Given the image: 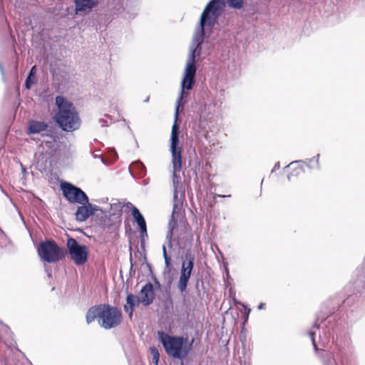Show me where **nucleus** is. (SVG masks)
<instances>
[{
  "mask_svg": "<svg viewBox=\"0 0 365 365\" xmlns=\"http://www.w3.org/2000/svg\"><path fill=\"white\" fill-rule=\"evenodd\" d=\"M150 353L153 356V362L155 364V365H158L160 355L156 348L155 347H150Z\"/></svg>",
  "mask_w": 365,
  "mask_h": 365,
  "instance_id": "obj_28",
  "label": "nucleus"
},
{
  "mask_svg": "<svg viewBox=\"0 0 365 365\" xmlns=\"http://www.w3.org/2000/svg\"><path fill=\"white\" fill-rule=\"evenodd\" d=\"M99 123H101V126H102V127H104V126H107V125H107V123H106V120H103V119H102V118L99 120Z\"/></svg>",
  "mask_w": 365,
  "mask_h": 365,
  "instance_id": "obj_34",
  "label": "nucleus"
},
{
  "mask_svg": "<svg viewBox=\"0 0 365 365\" xmlns=\"http://www.w3.org/2000/svg\"><path fill=\"white\" fill-rule=\"evenodd\" d=\"M180 171H175L173 170V185L174 190H179L181 188V178L178 173Z\"/></svg>",
  "mask_w": 365,
  "mask_h": 365,
  "instance_id": "obj_26",
  "label": "nucleus"
},
{
  "mask_svg": "<svg viewBox=\"0 0 365 365\" xmlns=\"http://www.w3.org/2000/svg\"><path fill=\"white\" fill-rule=\"evenodd\" d=\"M304 163V160H295L289 163L287 167H292L293 171L292 173L288 175L289 180H291L292 175L297 176L304 172V168L302 165V163Z\"/></svg>",
  "mask_w": 365,
  "mask_h": 365,
  "instance_id": "obj_22",
  "label": "nucleus"
},
{
  "mask_svg": "<svg viewBox=\"0 0 365 365\" xmlns=\"http://www.w3.org/2000/svg\"><path fill=\"white\" fill-rule=\"evenodd\" d=\"M38 254L43 261L52 263L61 259L64 257L65 250L53 241H45L39 244Z\"/></svg>",
  "mask_w": 365,
  "mask_h": 365,
  "instance_id": "obj_5",
  "label": "nucleus"
},
{
  "mask_svg": "<svg viewBox=\"0 0 365 365\" xmlns=\"http://www.w3.org/2000/svg\"><path fill=\"white\" fill-rule=\"evenodd\" d=\"M225 271H226L227 275L229 276V270L227 267H225Z\"/></svg>",
  "mask_w": 365,
  "mask_h": 365,
  "instance_id": "obj_40",
  "label": "nucleus"
},
{
  "mask_svg": "<svg viewBox=\"0 0 365 365\" xmlns=\"http://www.w3.org/2000/svg\"><path fill=\"white\" fill-rule=\"evenodd\" d=\"M264 306H265V304L264 303H260L258 307H257V309L259 310H262L264 308Z\"/></svg>",
  "mask_w": 365,
  "mask_h": 365,
  "instance_id": "obj_35",
  "label": "nucleus"
},
{
  "mask_svg": "<svg viewBox=\"0 0 365 365\" xmlns=\"http://www.w3.org/2000/svg\"><path fill=\"white\" fill-rule=\"evenodd\" d=\"M61 187L63 196L68 202L81 205L88 203V197L81 188L68 182H62Z\"/></svg>",
  "mask_w": 365,
  "mask_h": 365,
  "instance_id": "obj_8",
  "label": "nucleus"
},
{
  "mask_svg": "<svg viewBox=\"0 0 365 365\" xmlns=\"http://www.w3.org/2000/svg\"><path fill=\"white\" fill-rule=\"evenodd\" d=\"M191 274L180 269V278L178 282L177 287L180 292L186 291Z\"/></svg>",
  "mask_w": 365,
  "mask_h": 365,
  "instance_id": "obj_21",
  "label": "nucleus"
},
{
  "mask_svg": "<svg viewBox=\"0 0 365 365\" xmlns=\"http://www.w3.org/2000/svg\"><path fill=\"white\" fill-rule=\"evenodd\" d=\"M4 235L3 232L0 230V235Z\"/></svg>",
  "mask_w": 365,
  "mask_h": 365,
  "instance_id": "obj_42",
  "label": "nucleus"
},
{
  "mask_svg": "<svg viewBox=\"0 0 365 365\" xmlns=\"http://www.w3.org/2000/svg\"><path fill=\"white\" fill-rule=\"evenodd\" d=\"M239 304H240L244 307L245 311V314H244V319H245L244 324H245L247 322V320H248L249 314H250V313L251 312V309H250V308H249L247 305H245L243 303H240V302Z\"/></svg>",
  "mask_w": 365,
  "mask_h": 365,
  "instance_id": "obj_30",
  "label": "nucleus"
},
{
  "mask_svg": "<svg viewBox=\"0 0 365 365\" xmlns=\"http://www.w3.org/2000/svg\"><path fill=\"white\" fill-rule=\"evenodd\" d=\"M279 168H280V163L277 162L275 163L273 169L272 170V173H274V171H276L277 170H279Z\"/></svg>",
  "mask_w": 365,
  "mask_h": 365,
  "instance_id": "obj_32",
  "label": "nucleus"
},
{
  "mask_svg": "<svg viewBox=\"0 0 365 365\" xmlns=\"http://www.w3.org/2000/svg\"><path fill=\"white\" fill-rule=\"evenodd\" d=\"M225 6V3L223 0H211L201 14L199 26L195 30L190 46V53L181 82V92L176 103L175 120H178L179 108L182 106L181 101L187 96L185 90H191L195 84L197 71L195 61V58L200 55L201 45L205 37V29H211L215 26Z\"/></svg>",
  "mask_w": 365,
  "mask_h": 365,
  "instance_id": "obj_1",
  "label": "nucleus"
},
{
  "mask_svg": "<svg viewBox=\"0 0 365 365\" xmlns=\"http://www.w3.org/2000/svg\"><path fill=\"white\" fill-rule=\"evenodd\" d=\"M319 154H317L316 156L312 158L307 159L306 161H304L303 163H306L307 165L311 169H318L320 167L319 165Z\"/></svg>",
  "mask_w": 365,
  "mask_h": 365,
  "instance_id": "obj_25",
  "label": "nucleus"
},
{
  "mask_svg": "<svg viewBox=\"0 0 365 365\" xmlns=\"http://www.w3.org/2000/svg\"><path fill=\"white\" fill-rule=\"evenodd\" d=\"M47 128L48 125L43 121L31 120L29 123L28 131L29 133H38Z\"/></svg>",
  "mask_w": 365,
  "mask_h": 365,
  "instance_id": "obj_20",
  "label": "nucleus"
},
{
  "mask_svg": "<svg viewBox=\"0 0 365 365\" xmlns=\"http://www.w3.org/2000/svg\"><path fill=\"white\" fill-rule=\"evenodd\" d=\"M56 105L58 112L55 120L64 131L72 132L78 130L81 123V118L76 107L63 96H56Z\"/></svg>",
  "mask_w": 365,
  "mask_h": 365,
  "instance_id": "obj_2",
  "label": "nucleus"
},
{
  "mask_svg": "<svg viewBox=\"0 0 365 365\" xmlns=\"http://www.w3.org/2000/svg\"><path fill=\"white\" fill-rule=\"evenodd\" d=\"M84 205H87L89 210H91L92 211V215L95 214L97 211H101L102 213L106 212V210H103L101 208H100L98 206L96 205H92L89 203V200H88V203H85Z\"/></svg>",
  "mask_w": 365,
  "mask_h": 365,
  "instance_id": "obj_29",
  "label": "nucleus"
},
{
  "mask_svg": "<svg viewBox=\"0 0 365 365\" xmlns=\"http://www.w3.org/2000/svg\"><path fill=\"white\" fill-rule=\"evenodd\" d=\"M164 259H165V268L168 269L171 266V259L168 255H165Z\"/></svg>",
  "mask_w": 365,
  "mask_h": 365,
  "instance_id": "obj_31",
  "label": "nucleus"
},
{
  "mask_svg": "<svg viewBox=\"0 0 365 365\" xmlns=\"http://www.w3.org/2000/svg\"><path fill=\"white\" fill-rule=\"evenodd\" d=\"M46 272H47L48 277H51V272H48L46 269Z\"/></svg>",
  "mask_w": 365,
  "mask_h": 365,
  "instance_id": "obj_37",
  "label": "nucleus"
},
{
  "mask_svg": "<svg viewBox=\"0 0 365 365\" xmlns=\"http://www.w3.org/2000/svg\"><path fill=\"white\" fill-rule=\"evenodd\" d=\"M122 320V312L117 307L109 304H103L101 318L99 324L105 329L118 327Z\"/></svg>",
  "mask_w": 365,
  "mask_h": 365,
  "instance_id": "obj_7",
  "label": "nucleus"
},
{
  "mask_svg": "<svg viewBox=\"0 0 365 365\" xmlns=\"http://www.w3.org/2000/svg\"><path fill=\"white\" fill-rule=\"evenodd\" d=\"M76 14L88 13L97 4L98 0H74Z\"/></svg>",
  "mask_w": 365,
  "mask_h": 365,
  "instance_id": "obj_12",
  "label": "nucleus"
},
{
  "mask_svg": "<svg viewBox=\"0 0 365 365\" xmlns=\"http://www.w3.org/2000/svg\"><path fill=\"white\" fill-rule=\"evenodd\" d=\"M155 284L158 285V287L160 286L159 282L157 279L155 280Z\"/></svg>",
  "mask_w": 365,
  "mask_h": 365,
  "instance_id": "obj_39",
  "label": "nucleus"
},
{
  "mask_svg": "<svg viewBox=\"0 0 365 365\" xmlns=\"http://www.w3.org/2000/svg\"><path fill=\"white\" fill-rule=\"evenodd\" d=\"M314 327L317 328V329H319V327H318V324L316 322L315 325H314Z\"/></svg>",
  "mask_w": 365,
  "mask_h": 365,
  "instance_id": "obj_41",
  "label": "nucleus"
},
{
  "mask_svg": "<svg viewBox=\"0 0 365 365\" xmlns=\"http://www.w3.org/2000/svg\"><path fill=\"white\" fill-rule=\"evenodd\" d=\"M178 120L172 126L170 135V151L172 156L173 170L181 171L182 169V148L179 146V126L177 123Z\"/></svg>",
  "mask_w": 365,
  "mask_h": 365,
  "instance_id": "obj_6",
  "label": "nucleus"
},
{
  "mask_svg": "<svg viewBox=\"0 0 365 365\" xmlns=\"http://www.w3.org/2000/svg\"><path fill=\"white\" fill-rule=\"evenodd\" d=\"M163 257H165V255H168L167 251H166V245H163Z\"/></svg>",
  "mask_w": 365,
  "mask_h": 365,
  "instance_id": "obj_36",
  "label": "nucleus"
},
{
  "mask_svg": "<svg viewBox=\"0 0 365 365\" xmlns=\"http://www.w3.org/2000/svg\"><path fill=\"white\" fill-rule=\"evenodd\" d=\"M309 335L322 365H352L350 356L345 348L337 346L334 352L319 349L315 341V332L310 331Z\"/></svg>",
  "mask_w": 365,
  "mask_h": 365,
  "instance_id": "obj_3",
  "label": "nucleus"
},
{
  "mask_svg": "<svg viewBox=\"0 0 365 365\" xmlns=\"http://www.w3.org/2000/svg\"><path fill=\"white\" fill-rule=\"evenodd\" d=\"M66 245L71 259L77 265L83 264L87 261L88 253L86 245H79L73 238H68Z\"/></svg>",
  "mask_w": 365,
  "mask_h": 365,
  "instance_id": "obj_9",
  "label": "nucleus"
},
{
  "mask_svg": "<svg viewBox=\"0 0 365 365\" xmlns=\"http://www.w3.org/2000/svg\"><path fill=\"white\" fill-rule=\"evenodd\" d=\"M132 215L133 218L135 219L136 223L139 226L141 235L143 236L144 235H147V227H146V222L144 219V217L143 215L140 212L139 210L135 207H133L132 208Z\"/></svg>",
  "mask_w": 365,
  "mask_h": 365,
  "instance_id": "obj_14",
  "label": "nucleus"
},
{
  "mask_svg": "<svg viewBox=\"0 0 365 365\" xmlns=\"http://www.w3.org/2000/svg\"><path fill=\"white\" fill-rule=\"evenodd\" d=\"M194 263L195 255L190 251H187L185 254V258L182 262L181 270L192 274Z\"/></svg>",
  "mask_w": 365,
  "mask_h": 365,
  "instance_id": "obj_16",
  "label": "nucleus"
},
{
  "mask_svg": "<svg viewBox=\"0 0 365 365\" xmlns=\"http://www.w3.org/2000/svg\"><path fill=\"white\" fill-rule=\"evenodd\" d=\"M0 328L6 329L7 327H6L1 322H0Z\"/></svg>",
  "mask_w": 365,
  "mask_h": 365,
  "instance_id": "obj_38",
  "label": "nucleus"
},
{
  "mask_svg": "<svg viewBox=\"0 0 365 365\" xmlns=\"http://www.w3.org/2000/svg\"><path fill=\"white\" fill-rule=\"evenodd\" d=\"M123 205L118 200H115L110 205V210L107 212L113 216L115 220H121Z\"/></svg>",
  "mask_w": 365,
  "mask_h": 365,
  "instance_id": "obj_18",
  "label": "nucleus"
},
{
  "mask_svg": "<svg viewBox=\"0 0 365 365\" xmlns=\"http://www.w3.org/2000/svg\"><path fill=\"white\" fill-rule=\"evenodd\" d=\"M140 303L141 302L138 296L133 294H127L124 311L128 314L130 319L133 317L135 307L138 306Z\"/></svg>",
  "mask_w": 365,
  "mask_h": 365,
  "instance_id": "obj_13",
  "label": "nucleus"
},
{
  "mask_svg": "<svg viewBox=\"0 0 365 365\" xmlns=\"http://www.w3.org/2000/svg\"><path fill=\"white\" fill-rule=\"evenodd\" d=\"M158 335L160 342L169 356L178 359H182L187 356L188 350L185 346L186 339L182 336H170L163 331H159Z\"/></svg>",
  "mask_w": 365,
  "mask_h": 365,
  "instance_id": "obj_4",
  "label": "nucleus"
},
{
  "mask_svg": "<svg viewBox=\"0 0 365 365\" xmlns=\"http://www.w3.org/2000/svg\"><path fill=\"white\" fill-rule=\"evenodd\" d=\"M103 309V304H100L98 306H93L91 307L87 313H86V322L87 324H91L96 319H98V321L101 320V312Z\"/></svg>",
  "mask_w": 365,
  "mask_h": 365,
  "instance_id": "obj_15",
  "label": "nucleus"
},
{
  "mask_svg": "<svg viewBox=\"0 0 365 365\" xmlns=\"http://www.w3.org/2000/svg\"><path fill=\"white\" fill-rule=\"evenodd\" d=\"M179 190H174L173 195V209L171 215V218L168 222V231L166 236V243L168 247H172V236L174 228L175 227L177 220L175 216L178 215L181 206L182 204V197H184V194H180V198L178 197Z\"/></svg>",
  "mask_w": 365,
  "mask_h": 365,
  "instance_id": "obj_10",
  "label": "nucleus"
},
{
  "mask_svg": "<svg viewBox=\"0 0 365 365\" xmlns=\"http://www.w3.org/2000/svg\"><path fill=\"white\" fill-rule=\"evenodd\" d=\"M131 167L133 169L138 171V175L139 178H143L146 175V168L140 161L133 163Z\"/></svg>",
  "mask_w": 365,
  "mask_h": 365,
  "instance_id": "obj_23",
  "label": "nucleus"
},
{
  "mask_svg": "<svg viewBox=\"0 0 365 365\" xmlns=\"http://www.w3.org/2000/svg\"><path fill=\"white\" fill-rule=\"evenodd\" d=\"M244 0H227V4L230 7L240 9L243 6Z\"/></svg>",
  "mask_w": 365,
  "mask_h": 365,
  "instance_id": "obj_27",
  "label": "nucleus"
},
{
  "mask_svg": "<svg viewBox=\"0 0 365 365\" xmlns=\"http://www.w3.org/2000/svg\"><path fill=\"white\" fill-rule=\"evenodd\" d=\"M231 197V195H220V194H215V197Z\"/></svg>",
  "mask_w": 365,
  "mask_h": 365,
  "instance_id": "obj_33",
  "label": "nucleus"
},
{
  "mask_svg": "<svg viewBox=\"0 0 365 365\" xmlns=\"http://www.w3.org/2000/svg\"><path fill=\"white\" fill-rule=\"evenodd\" d=\"M103 214L104 216L102 217L101 220V224L103 228H108L109 230L114 229L120 222V220H115L107 211Z\"/></svg>",
  "mask_w": 365,
  "mask_h": 365,
  "instance_id": "obj_17",
  "label": "nucleus"
},
{
  "mask_svg": "<svg viewBox=\"0 0 365 365\" xmlns=\"http://www.w3.org/2000/svg\"><path fill=\"white\" fill-rule=\"evenodd\" d=\"M91 215V210H89L87 205H83L82 206H79L77 208L76 212V219L77 221L84 222Z\"/></svg>",
  "mask_w": 365,
  "mask_h": 365,
  "instance_id": "obj_19",
  "label": "nucleus"
},
{
  "mask_svg": "<svg viewBox=\"0 0 365 365\" xmlns=\"http://www.w3.org/2000/svg\"><path fill=\"white\" fill-rule=\"evenodd\" d=\"M36 73V66H34L31 68V70L29 73V75L25 81V87L26 89H30L31 87V85L34 83L33 79H34V78H35Z\"/></svg>",
  "mask_w": 365,
  "mask_h": 365,
  "instance_id": "obj_24",
  "label": "nucleus"
},
{
  "mask_svg": "<svg viewBox=\"0 0 365 365\" xmlns=\"http://www.w3.org/2000/svg\"><path fill=\"white\" fill-rule=\"evenodd\" d=\"M155 297L154 285L147 282L140 289L138 297L141 303L147 307L153 303Z\"/></svg>",
  "mask_w": 365,
  "mask_h": 365,
  "instance_id": "obj_11",
  "label": "nucleus"
}]
</instances>
